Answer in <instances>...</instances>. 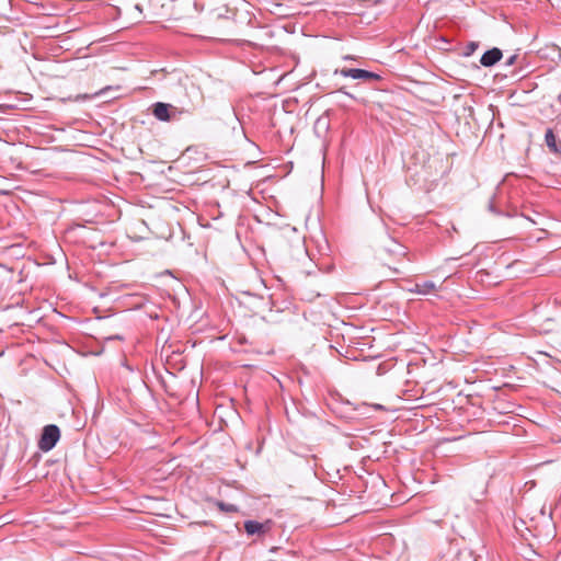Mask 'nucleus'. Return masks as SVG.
<instances>
[{"mask_svg":"<svg viewBox=\"0 0 561 561\" xmlns=\"http://www.w3.org/2000/svg\"><path fill=\"white\" fill-rule=\"evenodd\" d=\"M60 437V431L57 425H46L43 430L38 447L43 451H49L53 449Z\"/></svg>","mask_w":561,"mask_h":561,"instance_id":"nucleus-1","label":"nucleus"},{"mask_svg":"<svg viewBox=\"0 0 561 561\" xmlns=\"http://www.w3.org/2000/svg\"><path fill=\"white\" fill-rule=\"evenodd\" d=\"M154 117L161 122H170L173 119H178L180 112L178 108L171 104L157 102L153 104L152 111Z\"/></svg>","mask_w":561,"mask_h":561,"instance_id":"nucleus-2","label":"nucleus"},{"mask_svg":"<svg viewBox=\"0 0 561 561\" xmlns=\"http://www.w3.org/2000/svg\"><path fill=\"white\" fill-rule=\"evenodd\" d=\"M335 73H340L342 77L352 78V79H360L367 81L379 80L380 76L364 69L356 68H343L341 70H336Z\"/></svg>","mask_w":561,"mask_h":561,"instance_id":"nucleus-3","label":"nucleus"},{"mask_svg":"<svg viewBox=\"0 0 561 561\" xmlns=\"http://www.w3.org/2000/svg\"><path fill=\"white\" fill-rule=\"evenodd\" d=\"M244 529L248 535H263L270 530V522L259 523L256 520H247L244 523Z\"/></svg>","mask_w":561,"mask_h":561,"instance_id":"nucleus-4","label":"nucleus"},{"mask_svg":"<svg viewBox=\"0 0 561 561\" xmlns=\"http://www.w3.org/2000/svg\"><path fill=\"white\" fill-rule=\"evenodd\" d=\"M502 51L501 49L499 48H492L490 50H486L481 59H480V62L482 66L484 67H492L493 65H495L501 58H502Z\"/></svg>","mask_w":561,"mask_h":561,"instance_id":"nucleus-5","label":"nucleus"},{"mask_svg":"<svg viewBox=\"0 0 561 561\" xmlns=\"http://www.w3.org/2000/svg\"><path fill=\"white\" fill-rule=\"evenodd\" d=\"M436 290V285L432 280H425L423 283H416L413 287L409 288L410 293L420 294V295H428Z\"/></svg>","mask_w":561,"mask_h":561,"instance_id":"nucleus-6","label":"nucleus"},{"mask_svg":"<svg viewBox=\"0 0 561 561\" xmlns=\"http://www.w3.org/2000/svg\"><path fill=\"white\" fill-rule=\"evenodd\" d=\"M545 141L548 148L553 152H560V149L557 146V138L552 131V129H548L545 135Z\"/></svg>","mask_w":561,"mask_h":561,"instance_id":"nucleus-7","label":"nucleus"},{"mask_svg":"<svg viewBox=\"0 0 561 561\" xmlns=\"http://www.w3.org/2000/svg\"><path fill=\"white\" fill-rule=\"evenodd\" d=\"M454 561H480V558L476 556L471 550H461L455 557Z\"/></svg>","mask_w":561,"mask_h":561,"instance_id":"nucleus-8","label":"nucleus"},{"mask_svg":"<svg viewBox=\"0 0 561 561\" xmlns=\"http://www.w3.org/2000/svg\"><path fill=\"white\" fill-rule=\"evenodd\" d=\"M218 507L220 508V511L222 512H229V513H234L238 511V507L233 504H228V503H224V502H218Z\"/></svg>","mask_w":561,"mask_h":561,"instance_id":"nucleus-9","label":"nucleus"},{"mask_svg":"<svg viewBox=\"0 0 561 561\" xmlns=\"http://www.w3.org/2000/svg\"><path fill=\"white\" fill-rule=\"evenodd\" d=\"M477 48H478V43H476V42H470V43L467 45V47H466V49H467L466 55H471V54H472Z\"/></svg>","mask_w":561,"mask_h":561,"instance_id":"nucleus-10","label":"nucleus"},{"mask_svg":"<svg viewBox=\"0 0 561 561\" xmlns=\"http://www.w3.org/2000/svg\"><path fill=\"white\" fill-rule=\"evenodd\" d=\"M396 245H397V248L400 250L399 252H400L401 254H403V255H404V254H405V252L403 251V247H402V245H400V244H396ZM392 251H393V252H398L397 250H392Z\"/></svg>","mask_w":561,"mask_h":561,"instance_id":"nucleus-11","label":"nucleus"},{"mask_svg":"<svg viewBox=\"0 0 561 561\" xmlns=\"http://www.w3.org/2000/svg\"><path fill=\"white\" fill-rule=\"evenodd\" d=\"M514 60H515V56H512V57L507 60V64H508V65H511V64H513V62H514Z\"/></svg>","mask_w":561,"mask_h":561,"instance_id":"nucleus-12","label":"nucleus"},{"mask_svg":"<svg viewBox=\"0 0 561 561\" xmlns=\"http://www.w3.org/2000/svg\"><path fill=\"white\" fill-rule=\"evenodd\" d=\"M79 99H83V100H85V99H88V96H87V95H82V96H81V95H79V96H77V100H79Z\"/></svg>","mask_w":561,"mask_h":561,"instance_id":"nucleus-13","label":"nucleus"}]
</instances>
